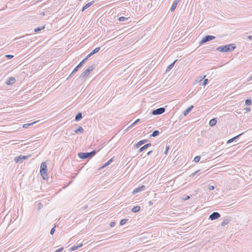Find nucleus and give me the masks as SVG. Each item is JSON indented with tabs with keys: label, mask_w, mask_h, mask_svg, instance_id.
I'll return each instance as SVG.
<instances>
[{
	"label": "nucleus",
	"mask_w": 252,
	"mask_h": 252,
	"mask_svg": "<svg viewBox=\"0 0 252 252\" xmlns=\"http://www.w3.org/2000/svg\"><path fill=\"white\" fill-rule=\"evenodd\" d=\"M30 157H31L30 155H29L28 156L20 155L19 156L16 157L14 158V160L16 163H18V162L22 163L24 160L27 159Z\"/></svg>",
	"instance_id": "obj_5"
},
{
	"label": "nucleus",
	"mask_w": 252,
	"mask_h": 252,
	"mask_svg": "<svg viewBox=\"0 0 252 252\" xmlns=\"http://www.w3.org/2000/svg\"><path fill=\"white\" fill-rule=\"evenodd\" d=\"M116 224V223L115 221H111L110 223V226H111V227H114Z\"/></svg>",
	"instance_id": "obj_42"
},
{
	"label": "nucleus",
	"mask_w": 252,
	"mask_h": 252,
	"mask_svg": "<svg viewBox=\"0 0 252 252\" xmlns=\"http://www.w3.org/2000/svg\"><path fill=\"white\" fill-rule=\"evenodd\" d=\"M236 48L234 44H230L218 47L216 50L221 52H228L233 51Z\"/></svg>",
	"instance_id": "obj_1"
},
{
	"label": "nucleus",
	"mask_w": 252,
	"mask_h": 252,
	"mask_svg": "<svg viewBox=\"0 0 252 252\" xmlns=\"http://www.w3.org/2000/svg\"><path fill=\"white\" fill-rule=\"evenodd\" d=\"M200 156H197L194 158L193 161L195 162H197L200 160Z\"/></svg>",
	"instance_id": "obj_34"
},
{
	"label": "nucleus",
	"mask_w": 252,
	"mask_h": 252,
	"mask_svg": "<svg viewBox=\"0 0 252 252\" xmlns=\"http://www.w3.org/2000/svg\"><path fill=\"white\" fill-rule=\"evenodd\" d=\"M180 0H175L170 8V10L172 12L174 11L176 9L177 5Z\"/></svg>",
	"instance_id": "obj_14"
},
{
	"label": "nucleus",
	"mask_w": 252,
	"mask_h": 252,
	"mask_svg": "<svg viewBox=\"0 0 252 252\" xmlns=\"http://www.w3.org/2000/svg\"><path fill=\"white\" fill-rule=\"evenodd\" d=\"M15 81L16 79L14 77H10L7 79L5 84L7 85H11L14 84Z\"/></svg>",
	"instance_id": "obj_11"
},
{
	"label": "nucleus",
	"mask_w": 252,
	"mask_h": 252,
	"mask_svg": "<svg viewBox=\"0 0 252 252\" xmlns=\"http://www.w3.org/2000/svg\"><path fill=\"white\" fill-rule=\"evenodd\" d=\"M145 189V186L144 185L141 186L137 188H135L132 191V194L133 195L140 192L141 191L144 190Z\"/></svg>",
	"instance_id": "obj_9"
},
{
	"label": "nucleus",
	"mask_w": 252,
	"mask_h": 252,
	"mask_svg": "<svg viewBox=\"0 0 252 252\" xmlns=\"http://www.w3.org/2000/svg\"><path fill=\"white\" fill-rule=\"evenodd\" d=\"M147 141H148L147 139H143V140L139 141V142H138L136 144H135L134 145V148L137 149V148H139L141 145L146 143Z\"/></svg>",
	"instance_id": "obj_10"
},
{
	"label": "nucleus",
	"mask_w": 252,
	"mask_h": 252,
	"mask_svg": "<svg viewBox=\"0 0 252 252\" xmlns=\"http://www.w3.org/2000/svg\"><path fill=\"white\" fill-rule=\"evenodd\" d=\"M95 65L94 64L90 66L86 70L83 72L80 75L79 78L81 79L86 78L91 72L95 68Z\"/></svg>",
	"instance_id": "obj_4"
},
{
	"label": "nucleus",
	"mask_w": 252,
	"mask_h": 252,
	"mask_svg": "<svg viewBox=\"0 0 252 252\" xmlns=\"http://www.w3.org/2000/svg\"><path fill=\"white\" fill-rule=\"evenodd\" d=\"M82 119V114L81 112H78L75 117V121L76 122L80 121Z\"/></svg>",
	"instance_id": "obj_18"
},
{
	"label": "nucleus",
	"mask_w": 252,
	"mask_h": 252,
	"mask_svg": "<svg viewBox=\"0 0 252 252\" xmlns=\"http://www.w3.org/2000/svg\"><path fill=\"white\" fill-rule=\"evenodd\" d=\"M151 145H152V144L150 143H147V144L144 145V146H143L142 147H141L139 148V149L138 150V153H141V152L144 151V150L147 149L148 148L151 146Z\"/></svg>",
	"instance_id": "obj_12"
},
{
	"label": "nucleus",
	"mask_w": 252,
	"mask_h": 252,
	"mask_svg": "<svg viewBox=\"0 0 252 252\" xmlns=\"http://www.w3.org/2000/svg\"><path fill=\"white\" fill-rule=\"evenodd\" d=\"M248 38L250 40H252V35H249L248 36Z\"/></svg>",
	"instance_id": "obj_50"
},
{
	"label": "nucleus",
	"mask_w": 252,
	"mask_h": 252,
	"mask_svg": "<svg viewBox=\"0 0 252 252\" xmlns=\"http://www.w3.org/2000/svg\"><path fill=\"white\" fill-rule=\"evenodd\" d=\"M217 123V120L216 118L212 119L209 122V125L210 126H215Z\"/></svg>",
	"instance_id": "obj_19"
},
{
	"label": "nucleus",
	"mask_w": 252,
	"mask_h": 252,
	"mask_svg": "<svg viewBox=\"0 0 252 252\" xmlns=\"http://www.w3.org/2000/svg\"><path fill=\"white\" fill-rule=\"evenodd\" d=\"M193 107V105H190L189 107H188L183 112V115L185 116H187L191 111Z\"/></svg>",
	"instance_id": "obj_16"
},
{
	"label": "nucleus",
	"mask_w": 252,
	"mask_h": 252,
	"mask_svg": "<svg viewBox=\"0 0 252 252\" xmlns=\"http://www.w3.org/2000/svg\"><path fill=\"white\" fill-rule=\"evenodd\" d=\"M77 245L78 248H80L83 246V243H81L77 244Z\"/></svg>",
	"instance_id": "obj_45"
},
{
	"label": "nucleus",
	"mask_w": 252,
	"mask_h": 252,
	"mask_svg": "<svg viewBox=\"0 0 252 252\" xmlns=\"http://www.w3.org/2000/svg\"><path fill=\"white\" fill-rule=\"evenodd\" d=\"M148 203L149 205H152L153 204V201H149Z\"/></svg>",
	"instance_id": "obj_48"
},
{
	"label": "nucleus",
	"mask_w": 252,
	"mask_h": 252,
	"mask_svg": "<svg viewBox=\"0 0 252 252\" xmlns=\"http://www.w3.org/2000/svg\"><path fill=\"white\" fill-rule=\"evenodd\" d=\"M113 159H114V157L112 158H110L108 161H107L103 165H102L101 167H100V169H103L104 168V167L108 166L109 165H110L112 162L113 161Z\"/></svg>",
	"instance_id": "obj_17"
},
{
	"label": "nucleus",
	"mask_w": 252,
	"mask_h": 252,
	"mask_svg": "<svg viewBox=\"0 0 252 252\" xmlns=\"http://www.w3.org/2000/svg\"><path fill=\"white\" fill-rule=\"evenodd\" d=\"M100 50V47H97L95 48L94 49L92 52V54L94 55V54L96 53Z\"/></svg>",
	"instance_id": "obj_31"
},
{
	"label": "nucleus",
	"mask_w": 252,
	"mask_h": 252,
	"mask_svg": "<svg viewBox=\"0 0 252 252\" xmlns=\"http://www.w3.org/2000/svg\"><path fill=\"white\" fill-rule=\"evenodd\" d=\"M38 205L39 206V208H40L41 207H42V204L41 203H38Z\"/></svg>",
	"instance_id": "obj_49"
},
{
	"label": "nucleus",
	"mask_w": 252,
	"mask_h": 252,
	"mask_svg": "<svg viewBox=\"0 0 252 252\" xmlns=\"http://www.w3.org/2000/svg\"><path fill=\"white\" fill-rule=\"evenodd\" d=\"M215 38H216V37L213 35H207L205 36L202 39V40L200 41L199 45H202L204 43H205L208 41H210L211 40H212L215 39Z\"/></svg>",
	"instance_id": "obj_6"
},
{
	"label": "nucleus",
	"mask_w": 252,
	"mask_h": 252,
	"mask_svg": "<svg viewBox=\"0 0 252 252\" xmlns=\"http://www.w3.org/2000/svg\"><path fill=\"white\" fill-rule=\"evenodd\" d=\"M47 168L45 162L41 163L40 167V173L43 180L47 178Z\"/></svg>",
	"instance_id": "obj_3"
},
{
	"label": "nucleus",
	"mask_w": 252,
	"mask_h": 252,
	"mask_svg": "<svg viewBox=\"0 0 252 252\" xmlns=\"http://www.w3.org/2000/svg\"><path fill=\"white\" fill-rule=\"evenodd\" d=\"M208 189L210 190H212L213 189H215V187L213 186H211V185H209V187H208Z\"/></svg>",
	"instance_id": "obj_41"
},
{
	"label": "nucleus",
	"mask_w": 252,
	"mask_h": 252,
	"mask_svg": "<svg viewBox=\"0 0 252 252\" xmlns=\"http://www.w3.org/2000/svg\"><path fill=\"white\" fill-rule=\"evenodd\" d=\"M252 100L251 99H247L245 100V105H250L252 104Z\"/></svg>",
	"instance_id": "obj_32"
},
{
	"label": "nucleus",
	"mask_w": 252,
	"mask_h": 252,
	"mask_svg": "<svg viewBox=\"0 0 252 252\" xmlns=\"http://www.w3.org/2000/svg\"><path fill=\"white\" fill-rule=\"evenodd\" d=\"M72 182V181H71L69 182V184H71Z\"/></svg>",
	"instance_id": "obj_55"
},
{
	"label": "nucleus",
	"mask_w": 252,
	"mask_h": 252,
	"mask_svg": "<svg viewBox=\"0 0 252 252\" xmlns=\"http://www.w3.org/2000/svg\"><path fill=\"white\" fill-rule=\"evenodd\" d=\"M243 133H241L239 134H238V135L229 139L227 141V143H231L233 141H234L235 140H236V139H237L238 137H240V136H241L242 134H243Z\"/></svg>",
	"instance_id": "obj_22"
},
{
	"label": "nucleus",
	"mask_w": 252,
	"mask_h": 252,
	"mask_svg": "<svg viewBox=\"0 0 252 252\" xmlns=\"http://www.w3.org/2000/svg\"><path fill=\"white\" fill-rule=\"evenodd\" d=\"M209 80L208 79H204L202 83L200 84L202 86H205L208 84Z\"/></svg>",
	"instance_id": "obj_30"
},
{
	"label": "nucleus",
	"mask_w": 252,
	"mask_h": 252,
	"mask_svg": "<svg viewBox=\"0 0 252 252\" xmlns=\"http://www.w3.org/2000/svg\"><path fill=\"white\" fill-rule=\"evenodd\" d=\"M128 220L126 219H122L120 222V225L122 226L124 225L128 221Z\"/></svg>",
	"instance_id": "obj_29"
},
{
	"label": "nucleus",
	"mask_w": 252,
	"mask_h": 252,
	"mask_svg": "<svg viewBox=\"0 0 252 252\" xmlns=\"http://www.w3.org/2000/svg\"><path fill=\"white\" fill-rule=\"evenodd\" d=\"M94 3V1H91L90 2L87 3L82 8L81 10V12H83L85 11L87 8L89 7L90 6H91L93 3Z\"/></svg>",
	"instance_id": "obj_15"
},
{
	"label": "nucleus",
	"mask_w": 252,
	"mask_h": 252,
	"mask_svg": "<svg viewBox=\"0 0 252 252\" xmlns=\"http://www.w3.org/2000/svg\"><path fill=\"white\" fill-rule=\"evenodd\" d=\"M196 174L195 173V172L192 173L191 174L189 175L190 177H194Z\"/></svg>",
	"instance_id": "obj_47"
},
{
	"label": "nucleus",
	"mask_w": 252,
	"mask_h": 252,
	"mask_svg": "<svg viewBox=\"0 0 252 252\" xmlns=\"http://www.w3.org/2000/svg\"><path fill=\"white\" fill-rule=\"evenodd\" d=\"M129 17L127 18L124 16L120 17L118 18V21L120 22H124L127 21L129 19Z\"/></svg>",
	"instance_id": "obj_28"
},
{
	"label": "nucleus",
	"mask_w": 252,
	"mask_h": 252,
	"mask_svg": "<svg viewBox=\"0 0 252 252\" xmlns=\"http://www.w3.org/2000/svg\"><path fill=\"white\" fill-rule=\"evenodd\" d=\"M203 78H201V77H200V79L199 80V81H198V82H201Z\"/></svg>",
	"instance_id": "obj_54"
},
{
	"label": "nucleus",
	"mask_w": 252,
	"mask_h": 252,
	"mask_svg": "<svg viewBox=\"0 0 252 252\" xmlns=\"http://www.w3.org/2000/svg\"><path fill=\"white\" fill-rule=\"evenodd\" d=\"M165 109L164 107H160L152 110L151 114L153 115H158L164 113Z\"/></svg>",
	"instance_id": "obj_7"
},
{
	"label": "nucleus",
	"mask_w": 252,
	"mask_h": 252,
	"mask_svg": "<svg viewBox=\"0 0 252 252\" xmlns=\"http://www.w3.org/2000/svg\"><path fill=\"white\" fill-rule=\"evenodd\" d=\"M252 80V76H250V78L248 79V81H250Z\"/></svg>",
	"instance_id": "obj_51"
},
{
	"label": "nucleus",
	"mask_w": 252,
	"mask_h": 252,
	"mask_svg": "<svg viewBox=\"0 0 252 252\" xmlns=\"http://www.w3.org/2000/svg\"><path fill=\"white\" fill-rule=\"evenodd\" d=\"M84 131V129L82 127L79 126L77 129L74 130V132L76 133H82Z\"/></svg>",
	"instance_id": "obj_20"
},
{
	"label": "nucleus",
	"mask_w": 252,
	"mask_h": 252,
	"mask_svg": "<svg viewBox=\"0 0 252 252\" xmlns=\"http://www.w3.org/2000/svg\"><path fill=\"white\" fill-rule=\"evenodd\" d=\"M92 56H93V54H92L91 52L86 56V57L83 59V61H85V62H86L87 61V60H88L90 57H91Z\"/></svg>",
	"instance_id": "obj_37"
},
{
	"label": "nucleus",
	"mask_w": 252,
	"mask_h": 252,
	"mask_svg": "<svg viewBox=\"0 0 252 252\" xmlns=\"http://www.w3.org/2000/svg\"><path fill=\"white\" fill-rule=\"evenodd\" d=\"M220 217V213L217 212H214L209 216V219L213 220L219 219Z\"/></svg>",
	"instance_id": "obj_8"
},
{
	"label": "nucleus",
	"mask_w": 252,
	"mask_h": 252,
	"mask_svg": "<svg viewBox=\"0 0 252 252\" xmlns=\"http://www.w3.org/2000/svg\"><path fill=\"white\" fill-rule=\"evenodd\" d=\"M159 134V132L158 130H154L153 133L150 135V137H156Z\"/></svg>",
	"instance_id": "obj_25"
},
{
	"label": "nucleus",
	"mask_w": 252,
	"mask_h": 252,
	"mask_svg": "<svg viewBox=\"0 0 252 252\" xmlns=\"http://www.w3.org/2000/svg\"><path fill=\"white\" fill-rule=\"evenodd\" d=\"M78 249L77 245H75L69 249V251H73Z\"/></svg>",
	"instance_id": "obj_33"
},
{
	"label": "nucleus",
	"mask_w": 252,
	"mask_h": 252,
	"mask_svg": "<svg viewBox=\"0 0 252 252\" xmlns=\"http://www.w3.org/2000/svg\"><path fill=\"white\" fill-rule=\"evenodd\" d=\"M55 228H56V225H55L52 229L51 230H50V234L51 235H53L54 232H55Z\"/></svg>",
	"instance_id": "obj_36"
},
{
	"label": "nucleus",
	"mask_w": 252,
	"mask_h": 252,
	"mask_svg": "<svg viewBox=\"0 0 252 252\" xmlns=\"http://www.w3.org/2000/svg\"><path fill=\"white\" fill-rule=\"evenodd\" d=\"M33 124V123L24 124L23 125V127H24V128H28L29 127V126L32 125Z\"/></svg>",
	"instance_id": "obj_40"
},
{
	"label": "nucleus",
	"mask_w": 252,
	"mask_h": 252,
	"mask_svg": "<svg viewBox=\"0 0 252 252\" xmlns=\"http://www.w3.org/2000/svg\"><path fill=\"white\" fill-rule=\"evenodd\" d=\"M230 222V220L228 219H224L221 223V225L222 226H224L226 225H227V224H228Z\"/></svg>",
	"instance_id": "obj_24"
},
{
	"label": "nucleus",
	"mask_w": 252,
	"mask_h": 252,
	"mask_svg": "<svg viewBox=\"0 0 252 252\" xmlns=\"http://www.w3.org/2000/svg\"><path fill=\"white\" fill-rule=\"evenodd\" d=\"M13 57H14V56L12 55H6L5 56V58L7 59H8V60L11 59Z\"/></svg>",
	"instance_id": "obj_35"
},
{
	"label": "nucleus",
	"mask_w": 252,
	"mask_h": 252,
	"mask_svg": "<svg viewBox=\"0 0 252 252\" xmlns=\"http://www.w3.org/2000/svg\"><path fill=\"white\" fill-rule=\"evenodd\" d=\"M169 148H170L169 145H166V149H165V151L164 152V154H165V155L167 154Z\"/></svg>",
	"instance_id": "obj_38"
},
{
	"label": "nucleus",
	"mask_w": 252,
	"mask_h": 252,
	"mask_svg": "<svg viewBox=\"0 0 252 252\" xmlns=\"http://www.w3.org/2000/svg\"><path fill=\"white\" fill-rule=\"evenodd\" d=\"M200 172V170H198L195 171L194 172H195V173H196L197 174V173H199Z\"/></svg>",
	"instance_id": "obj_52"
},
{
	"label": "nucleus",
	"mask_w": 252,
	"mask_h": 252,
	"mask_svg": "<svg viewBox=\"0 0 252 252\" xmlns=\"http://www.w3.org/2000/svg\"><path fill=\"white\" fill-rule=\"evenodd\" d=\"M63 247L57 249V250H56L55 252H61L63 250Z\"/></svg>",
	"instance_id": "obj_43"
},
{
	"label": "nucleus",
	"mask_w": 252,
	"mask_h": 252,
	"mask_svg": "<svg viewBox=\"0 0 252 252\" xmlns=\"http://www.w3.org/2000/svg\"><path fill=\"white\" fill-rule=\"evenodd\" d=\"M152 153H153V151H152V150H151V151H149V152L147 153V156H150V155H151V154H152Z\"/></svg>",
	"instance_id": "obj_46"
},
{
	"label": "nucleus",
	"mask_w": 252,
	"mask_h": 252,
	"mask_svg": "<svg viewBox=\"0 0 252 252\" xmlns=\"http://www.w3.org/2000/svg\"><path fill=\"white\" fill-rule=\"evenodd\" d=\"M245 110H246V111L247 112H250L251 110V108L250 107H246V108H245Z\"/></svg>",
	"instance_id": "obj_44"
},
{
	"label": "nucleus",
	"mask_w": 252,
	"mask_h": 252,
	"mask_svg": "<svg viewBox=\"0 0 252 252\" xmlns=\"http://www.w3.org/2000/svg\"><path fill=\"white\" fill-rule=\"evenodd\" d=\"M177 60H175L172 63H171L170 64H169L167 67L166 69V72H168V71H170L171 69H172V68L174 66V64H175V63L177 62Z\"/></svg>",
	"instance_id": "obj_21"
},
{
	"label": "nucleus",
	"mask_w": 252,
	"mask_h": 252,
	"mask_svg": "<svg viewBox=\"0 0 252 252\" xmlns=\"http://www.w3.org/2000/svg\"><path fill=\"white\" fill-rule=\"evenodd\" d=\"M85 62V61L82 60V61H81V62H80V63H79V64H78V65H77V66L74 68V69H73V71H72V73H76V72L78 71V69H79V68H80V67L82 66V65L83 64V63H84Z\"/></svg>",
	"instance_id": "obj_13"
},
{
	"label": "nucleus",
	"mask_w": 252,
	"mask_h": 252,
	"mask_svg": "<svg viewBox=\"0 0 252 252\" xmlns=\"http://www.w3.org/2000/svg\"><path fill=\"white\" fill-rule=\"evenodd\" d=\"M74 73H72V72L71 73V74L69 75V76H68V77L67 78V79H68L69 78L71 77L72 75Z\"/></svg>",
	"instance_id": "obj_53"
},
{
	"label": "nucleus",
	"mask_w": 252,
	"mask_h": 252,
	"mask_svg": "<svg viewBox=\"0 0 252 252\" xmlns=\"http://www.w3.org/2000/svg\"><path fill=\"white\" fill-rule=\"evenodd\" d=\"M190 198V197L189 195H184L183 199L185 200H187L189 199Z\"/></svg>",
	"instance_id": "obj_39"
},
{
	"label": "nucleus",
	"mask_w": 252,
	"mask_h": 252,
	"mask_svg": "<svg viewBox=\"0 0 252 252\" xmlns=\"http://www.w3.org/2000/svg\"><path fill=\"white\" fill-rule=\"evenodd\" d=\"M44 28H45V26H43L40 27H37L34 29V32H38L41 31V30H43Z\"/></svg>",
	"instance_id": "obj_27"
},
{
	"label": "nucleus",
	"mask_w": 252,
	"mask_h": 252,
	"mask_svg": "<svg viewBox=\"0 0 252 252\" xmlns=\"http://www.w3.org/2000/svg\"><path fill=\"white\" fill-rule=\"evenodd\" d=\"M140 210V206H134L132 208L131 211L133 213H137V212H139Z\"/></svg>",
	"instance_id": "obj_23"
},
{
	"label": "nucleus",
	"mask_w": 252,
	"mask_h": 252,
	"mask_svg": "<svg viewBox=\"0 0 252 252\" xmlns=\"http://www.w3.org/2000/svg\"><path fill=\"white\" fill-rule=\"evenodd\" d=\"M97 151H96L95 150H93V151L91 152H87V153H83L81 152L79 153L78 154V156L79 158L81 159H86L87 158L93 157L94 155L96 154Z\"/></svg>",
	"instance_id": "obj_2"
},
{
	"label": "nucleus",
	"mask_w": 252,
	"mask_h": 252,
	"mask_svg": "<svg viewBox=\"0 0 252 252\" xmlns=\"http://www.w3.org/2000/svg\"><path fill=\"white\" fill-rule=\"evenodd\" d=\"M140 121V119H137L136 121H135L130 126H129L126 129H128L129 128H130V127H133L136 124H137L138 122H139Z\"/></svg>",
	"instance_id": "obj_26"
},
{
	"label": "nucleus",
	"mask_w": 252,
	"mask_h": 252,
	"mask_svg": "<svg viewBox=\"0 0 252 252\" xmlns=\"http://www.w3.org/2000/svg\"><path fill=\"white\" fill-rule=\"evenodd\" d=\"M214 49V47H211V49Z\"/></svg>",
	"instance_id": "obj_56"
}]
</instances>
